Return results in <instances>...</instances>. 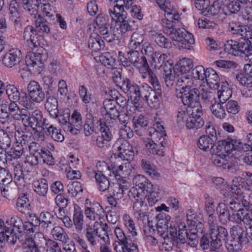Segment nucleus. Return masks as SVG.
Instances as JSON below:
<instances>
[{"instance_id": "nucleus-1", "label": "nucleus", "mask_w": 252, "mask_h": 252, "mask_svg": "<svg viewBox=\"0 0 252 252\" xmlns=\"http://www.w3.org/2000/svg\"><path fill=\"white\" fill-rule=\"evenodd\" d=\"M41 0H19L22 7L28 14L35 18V29L32 26H27L23 32L25 43L29 51H33L41 46V38L37 32L41 33H48L50 28L46 20L40 15H38L37 8L42 6Z\"/></svg>"}, {"instance_id": "nucleus-2", "label": "nucleus", "mask_w": 252, "mask_h": 252, "mask_svg": "<svg viewBox=\"0 0 252 252\" xmlns=\"http://www.w3.org/2000/svg\"><path fill=\"white\" fill-rule=\"evenodd\" d=\"M160 8L165 11L164 18L161 20V25L164 33L169 35L173 40L181 43L183 48L191 50V45L194 44L193 36L184 28H175L173 23L178 21L179 14L175 11L168 12L165 9L164 4L159 5Z\"/></svg>"}, {"instance_id": "nucleus-3", "label": "nucleus", "mask_w": 252, "mask_h": 252, "mask_svg": "<svg viewBox=\"0 0 252 252\" xmlns=\"http://www.w3.org/2000/svg\"><path fill=\"white\" fill-rule=\"evenodd\" d=\"M47 245V252H62L58 243L54 241L46 242L43 235L37 233L34 235V238H27L23 243V252H41V250Z\"/></svg>"}, {"instance_id": "nucleus-4", "label": "nucleus", "mask_w": 252, "mask_h": 252, "mask_svg": "<svg viewBox=\"0 0 252 252\" xmlns=\"http://www.w3.org/2000/svg\"><path fill=\"white\" fill-rule=\"evenodd\" d=\"M128 196L133 202V213L137 220L140 221H147L148 207L145 201V195L140 193L137 188H132L128 191Z\"/></svg>"}, {"instance_id": "nucleus-5", "label": "nucleus", "mask_w": 252, "mask_h": 252, "mask_svg": "<svg viewBox=\"0 0 252 252\" xmlns=\"http://www.w3.org/2000/svg\"><path fill=\"white\" fill-rule=\"evenodd\" d=\"M248 242L245 228L237 224L233 226L230 231V236L225 242V247L230 252H236L241 250L242 245Z\"/></svg>"}, {"instance_id": "nucleus-6", "label": "nucleus", "mask_w": 252, "mask_h": 252, "mask_svg": "<svg viewBox=\"0 0 252 252\" xmlns=\"http://www.w3.org/2000/svg\"><path fill=\"white\" fill-rule=\"evenodd\" d=\"M200 91L198 88H194L193 86L189 89L185 90V91L181 92V94H176L178 98L182 99L183 103L185 105L192 109L202 108L199 102V96Z\"/></svg>"}, {"instance_id": "nucleus-7", "label": "nucleus", "mask_w": 252, "mask_h": 252, "mask_svg": "<svg viewBox=\"0 0 252 252\" xmlns=\"http://www.w3.org/2000/svg\"><path fill=\"white\" fill-rule=\"evenodd\" d=\"M224 50L234 56H242L252 52V43L248 39H244L242 41L228 40L224 45Z\"/></svg>"}, {"instance_id": "nucleus-8", "label": "nucleus", "mask_w": 252, "mask_h": 252, "mask_svg": "<svg viewBox=\"0 0 252 252\" xmlns=\"http://www.w3.org/2000/svg\"><path fill=\"white\" fill-rule=\"evenodd\" d=\"M85 236L87 241L92 246L97 245L99 242V238L102 239L105 243H107L109 240L105 228L103 227L98 228L96 224L87 226Z\"/></svg>"}, {"instance_id": "nucleus-9", "label": "nucleus", "mask_w": 252, "mask_h": 252, "mask_svg": "<svg viewBox=\"0 0 252 252\" xmlns=\"http://www.w3.org/2000/svg\"><path fill=\"white\" fill-rule=\"evenodd\" d=\"M145 90L143 91V98L151 108L156 109L159 106L162 96L161 88L154 89L148 84H145Z\"/></svg>"}, {"instance_id": "nucleus-10", "label": "nucleus", "mask_w": 252, "mask_h": 252, "mask_svg": "<svg viewBox=\"0 0 252 252\" xmlns=\"http://www.w3.org/2000/svg\"><path fill=\"white\" fill-rule=\"evenodd\" d=\"M107 119L105 121L100 120L98 121L99 123L100 131L101 135L97 136L96 139V145L101 148L107 147L108 142L112 138V134L110 130V122Z\"/></svg>"}, {"instance_id": "nucleus-11", "label": "nucleus", "mask_w": 252, "mask_h": 252, "mask_svg": "<svg viewBox=\"0 0 252 252\" xmlns=\"http://www.w3.org/2000/svg\"><path fill=\"white\" fill-rule=\"evenodd\" d=\"M143 83L140 87L136 84L131 82L129 80L125 83L123 88V91L129 95L130 98L133 99L135 103L138 102L141 98H143V91L145 90V84Z\"/></svg>"}, {"instance_id": "nucleus-12", "label": "nucleus", "mask_w": 252, "mask_h": 252, "mask_svg": "<svg viewBox=\"0 0 252 252\" xmlns=\"http://www.w3.org/2000/svg\"><path fill=\"white\" fill-rule=\"evenodd\" d=\"M27 90L29 97L36 103L42 102L45 98V93L38 82L31 81L28 85Z\"/></svg>"}, {"instance_id": "nucleus-13", "label": "nucleus", "mask_w": 252, "mask_h": 252, "mask_svg": "<svg viewBox=\"0 0 252 252\" xmlns=\"http://www.w3.org/2000/svg\"><path fill=\"white\" fill-rule=\"evenodd\" d=\"M227 235V230L222 226L212 228L210 233L211 246L215 249H219L222 245V241H225Z\"/></svg>"}, {"instance_id": "nucleus-14", "label": "nucleus", "mask_w": 252, "mask_h": 252, "mask_svg": "<svg viewBox=\"0 0 252 252\" xmlns=\"http://www.w3.org/2000/svg\"><path fill=\"white\" fill-rule=\"evenodd\" d=\"M202 115V108L192 109L191 113L189 114L186 122L187 128L198 129L202 127L204 125V121L201 118Z\"/></svg>"}, {"instance_id": "nucleus-15", "label": "nucleus", "mask_w": 252, "mask_h": 252, "mask_svg": "<svg viewBox=\"0 0 252 252\" xmlns=\"http://www.w3.org/2000/svg\"><path fill=\"white\" fill-rule=\"evenodd\" d=\"M85 215L90 220L95 221L94 224H99L98 220L103 219L105 214L104 211L102 206L98 203H94L90 206H86Z\"/></svg>"}, {"instance_id": "nucleus-16", "label": "nucleus", "mask_w": 252, "mask_h": 252, "mask_svg": "<svg viewBox=\"0 0 252 252\" xmlns=\"http://www.w3.org/2000/svg\"><path fill=\"white\" fill-rule=\"evenodd\" d=\"M22 55L18 49H12L6 53L2 59V62L7 67H12L18 64L21 61Z\"/></svg>"}, {"instance_id": "nucleus-17", "label": "nucleus", "mask_w": 252, "mask_h": 252, "mask_svg": "<svg viewBox=\"0 0 252 252\" xmlns=\"http://www.w3.org/2000/svg\"><path fill=\"white\" fill-rule=\"evenodd\" d=\"M113 20L115 21L117 23L118 28L117 30H119L121 33H126L128 31L133 30L132 26L130 25L128 21L126 20V12L120 13L118 14H110Z\"/></svg>"}, {"instance_id": "nucleus-18", "label": "nucleus", "mask_w": 252, "mask_h": 252, "mask_svg": "<svg viewBox=\"0 0 252 252\" xmlns=\"http://www.w3.org/2000/svg\"><path fill=\"white\" fill-rule=\"evenodd\" d=\"M176 94H181L185 90L190 89L193 86V80L188 74L181 73L177 74Z\"/></svg>"}, {"instance_id": "nucleus-19", "label": "nucleus", "mask_w": 252, "mask_h": 252, "mask_svg": "<svg viewBox=\"0 0 252 252\" xmlns=\"http://www.w3.org/2000/svg\"><path fill=\"white\" fill-rule=\"evenodd\" d=\"M16 208L17 210L25 215H28L31 210V205L29 199V194L21 193L19 195L16 202Z\"/></svg>"}, {"instance_id": "nucleus-20", "label": "nucleus", "mask_w": 252, "mask_h": 252, "mask_svg": "<svg viewBox=\"0 0 252 252\" xmlns=\"http://www.w3.org/2000/svg\"><path fill=\"white\" fill-rule=\"evenodd\" d=\"M46 119L43 117L42 112L38 109L32 112L31 116L27 123L25 127H31L35 128L39 126H45Z\"/></svg>"}, {"instance_id": "nucleus-21", "label": "nucleus", "mask_w": 252, "mask_h": 252, "mask_svg": "<svg viewBox=\"0 0 252 252\" xmlns=\"http://www.w3.org/2000/svg\"><path fill=\"white\" fill-rule=\"evenodd\" d=\"M132 122L134 126L135 132L139 136L145 135L148 131L149 123L147 118L143 115H140L138 117H134Z\"/></svg>"}, {"instance_id": "nucleus-22", "label": "nucleus", "mask_w": 252, "mask_h": 252, "mask_svg": "<svg viewBox=\"0 0 252 252\" xmlns=\"http://www.w3.org/2000/svg\"><path fill=\"white\" fill-rule=\"evenodd\" d=\"M145 134L146 136H149L147 142L158 143L161 145H165V137L166 136V133L158 131L156 127H148V131Z\"/></svg>"}, {"instance_id": "nucleus-23", "label": "nucleus", "mask_w": 252, "mask_h": 252, "mask_svg": "<svg viewBox=\"0 0 252 252\" xmlns=\"http://www.w3.org/2000/svg\"><path fill=\"white\" fill-rule=\"evenodd\" d=\"M133 183L135 185L137 190H141L140 193L144 194L145 191L147 193L150 192L152 188V184L149 181L147 178L143 175H136L133 179Z\"/></svg>"}, {"instance_id": "nucleus-24", "label": "nucleus", "mask_w": 252, "mask_h": 252, "mask_svg": "<svg viewBox=\"0 0 252 252\" xmlns=\"http://www.w3.org/2000/svg\"><path fill=\"white\" fill-rule=\"evenodd\" d=\"M26 62L35 72H39L43 66L40 53L32 52L29 57H26Z\"/></svg>"}, {"instance_id": "nucleus-25", "label": "nucleus", "mask_w": 252, "mask_h": 252, "mask_svg": "<svg viewBox=\"0 0 252 252\" xmlns=\"http://www.w3.org/2000/svg\"><path fill=\"white\" fill-rule=\"evenodd\" d=\"M205 75V80L209 87L212 89H218L220 80L216 71L212 68H208Z\"/></svg>"}, {"instance_id": "nucleus-26", "label": "nucleus", "mask_w": 252, "mask_h": 252, "mask_svg": "<svg viewBox=\"0 0 252 252\" xmlns=\"http://www.w3.org/2000/svg\"><path fill=\"white\" fill-rule=\"evenodd\" d=\"M217 212L220 221L223 223L226 222L227 220L235 222L236 218L235 215H232L229 212L228 207L223 203H220L217 207Z\"/></svg>"}, {"instance_id": "nucleus-27", "label": "nucleus", "mask_w": 252, "mask_h": 252, "mask_svg": "<svg viewBox=\"0 0 252 252\" xmlns=\"http://www.w3.org/2000/svg\"><path fill=\"white\" fill-rule=\"evenodd\" d=\"M10 19L14 23V26L21 27L22 25L21 15L18 11V4L15 0H12L9 6Z\"/></svg>"}, {"instance_id": "nucleus-28", "label": "nucleus", "mask_w": 252, "mask_h": 252, "mask_svg": "<svg viewBox=\"0 0 252 252\" xmlns=\"http://www.w3.org/2000/svg\"><path fill=\"white\" fill-rule=\"evenodd\" d=\"M100 120L101 119H98L96 117H94L91 111L86 113L85 124L83 126L84 132L86 136H90L94 132V123L96 121L97 124L99 125L98 121Z\"/></svg>"}, {"instance_id": "nucleus-29", "label": "nucleus", "mask_w": 252, "mask_h": 252, "mask_svg": "<svg viewBox=\"0 0 252 252\" xmlns=\"http://www.w3.org/2000/svg\"><path fill=\"white\" fill-rule=\"evenodd\" d=\"M114 2L117 3L113 6V8L109 9V15L111 14H118L120 13H126L124 10V7L126 9H129L133 3V0H113Z\"/></svg>"}, {"instance_id": "nucleus-30", "label": "nucleus", "mask_w": 252, "mask_h": 252, "mask_svg": "<svg viewBox=\"0 0 252 252\" xmlns=\"http://www.w3.org/2000/svg\"><path fill=\"white\" fill-rule=\"evenodd\" d=\"M94 178L97 187L100 191H109L112 183H110L109 179L103 173H95Z\"/></svg>"}, {"instance_id": "nucleus-31", "label": "nucleus", "mask_w": 252, "mask_h": 252, "mask_svg": "<svg viewBox=\"0 0 252 252\" xmlns=\"http://www.w3.org/2000/svg\"><path fill=\"white\" fill-rule=\"evenodd\" d=\"M41 227L48 230L51 229L56 224V218L49 212H43L40 214Z\"/></svg>"}, {"instance_id": "nucleus-32", "label": "nucleus", "mask_w": 252, "mask_h": 252, "mask_svg": "<svg viewBox=\"0 0 252 252\" xmlns=\"http://www.w3.org/2000/svg\"><path fill=\"white\" fill-rule=\"evenodd\" d=\"M88 47L93 52H97L104 47L101 37L96 33H92L88 40Z\"/></svg>"}, {"instance_id": "nucleus-33", "label": "nucleus", "mask_w": 252, "mask_h": 252, "mask_svg": "<svg viewBox=\"0 0 252 252\" xmlns=\"http://www.w3.org/2000/svg\"><path fill=\"white\" fill-rule=\"evenodd\" d=\"M44 106L45 109L53 117L57 118L58 116V102L56 97L53 95L48 96Z\"/></svg>"}, {"instance_id": "nucleus-34", "label": "nucleus", "mask_w": 252, "mask_h": 252, "mask_svg": "<svg viewBox=\"0 0 252 252\" xmlns=\"http://www.w3.org/2000/svg\"><path fill=\"white\" fill-rule=\"evenodd\" d=\"M221 144L224 145V151L227 154H230L233 150H241L243 145L239 140L232 138L222 140Z\"/></svg>"}, {"instance_id": "nucleus-35", "label": "nucleus", "mask_w": 252, "mask_h": 252, "mask_svg": "<svg viewBox=\"0 0 252 252\" xmlns=\"http://www.w3.org/2000/svg\"><path fill=\"white\" fill-rule=\"evenodd\" d=\"M141 164L142 169L151 177L155 179H158L159 178L160 174L158 173V169L149 161L143 159L141 160Z\"/></svg>"}, {"instance_id": "nucleus-36", "label": "nucleus", "mask_w": 252, "mask_h": 252, "mask_svg": "<svg viewBox=\"0 0 252 252\" xmlns=\"http://www.w3.org/2000/svg\"><path fill=\"white\" fill-rule=\"evenodd\" d=\"M8 156L10 160L11 164L12 161L20 158L24 153V148L23 145L17 142L13 147L7 151Z\"/></svg>"}, {"instance_id": "nucleus-37", "label": "nucleus", "mask_w": 252, "mask_h": 252, "mask_svg": "<svg viewBox=\"0 0 252 252\" xmlns=\"http://www.w3.org/2000/svg\"><path fill=\"white\" fill-rule=\"evenodd\" d=\"M84 216L81 209L78 207H74L73 224L78 232H81L83 229L84 223Z\"/></svg>"}, {"instance_id": "nucleus-38", "label": "nucleus", "mask_w": 252, "mask_h": 252, "mask_svg": "<svg viewBox=\"0 0 252 252\" xmlns=\"http://www.w3.org/2000/svg\"><path fill=\"white\" fill-rule=\"evenodd\" d=\"M221 104L215 99L211 100L210 109L213 114L220 119H224L226 116L225 110Z\"/></svg>"}, {"instance_id": "nucleus-39", "label": "nucleus", "mask_w": 252, "mask_h": 252, "mask_svg": "<svg viewBox=\"0 0 252 252\" xmlns=\"http://www.w3.org/2000/svg\"><path fill=\"white\" fill-rule=\"evenodd\" d=\"M216 141L208 136L202 135L199 138L197 145L201 150L208 151L213 148Z\"/></svg>"}, {"instance_id": "nucleus-40", "label": "nucleus", "mask_w": 252, "mask_h": 252, "mask_svg": "<svg viewBox=\"0 0 252 252\" xmlns=\"http://www.w3.org/2000/svg\"><path fill=\"white\" fill-rule=\"evenodd\" d=\"M128 188L126 186L122 185L119 183L114 184L112 183V185L109 190L110 192H112V195L115 196L117 199H121L123 197L124 194L127 191L128 192Z\"/></svg>"}, {"instance_id": "nucleus-41", "label": "nucleus", "mask_w": 252, "mask_h": 252, "mask_svg": "<svg viewBox=\"0 0 252 252\" xmlns=\"http://www.w3.org/2000/svg\"><path fill=\"white\" fill-rule=\"evenodd\" d=\"M173 72H175L171 64H169V66L164 65L163 75L165 83L168 87L172 86L174 84L176 77L173 74Z\"/></svg>"}, {"instance_id": "nucleus-42", "label": "nucleus", "mask_w": 252, "mask_h": 252, "mask_svg": "<svg viewBox=\"0 0 252 252\" xmlns=\"http://www.w3.org/2000/svg\"><path fill=\"white\" fill-rule=\"evenodd\" d=\"M167 57L168 56L166 54L155 52V54L152 58L153 62L155 63V67L158 69L162 67L164 70V65H169L170 64L169 63L165 62Z\"/></svg>"}, {"instance_id": "nucleus-43", "label": "nucleus", "mask_w": 252, "mask_h": 252, "mask_svg": "<svg viewBox=\"0 0 252 252\" xmlns=\"http://www.w3.org/2000/svg\"><path fill=\"white\" fill-rule=\"evenodd\" d=\"M235 222L240 223L243 221L249 226H252V212L244 209L242 212L236 215Z\"/></svg>"}, {"instance_id": "nucleus-44", "label": "nucleus", "mask_w": 252, "mask_h": 252, "mask_svg": "<svg viewBox=\"0 0 252 252\" xmlns=\"http://www.w3.org/2000/svg\"><path fill=\"white\" fill-rule=\"evenodd\" d=\"M14 180L15 182H20L24 180H30L32 175L29 171L23 172L20 164H17L14 168Z\"/></svg>"}, {"instance_id": "nucleus-45", "label": "nucleus", "mask_w": 252, "mask_h": 252, "mask_svg": "<svg viewBox=\"0 0 252 252\" xmlns=\"http://www.w3.org/2000/svg\"><path fill=\"white\" fill-rule=\"evenodd\" d=\"M34 190L39 195L45 196L48 192V187L46 180L41 179L38 181L34 182Z\"/></svg>"}, {"instance_id": "nucleus-46", "label": "nucleus", "mask_w": 252, "mask_h": 252, "mask_svg": "<svg viewBox=\"0 0 252 252\" xmlns=\"http://www.w3.org/2000/svg\"><path fill=\"white\" fill-rule=\"evenodd\" d=\"M231 90L228 87L227 82H223L220 89L218 91V97L220 102L223 104L231 96Z\"/></svg>"}, {"instance_id": "nucleus-47", "label": "nucleus", "mask_w": 252, "mask_h": 252, "mask_svg": "<svg viewBox=\"0 0 252 252\" xmlns=\"http://www.w3.org/2000/svg\"><path fill=\"white\" fill-rule=\"evenodd\" d=\"M70 120L76 121V123L75 127H72L71 126L70 133L72 134H77L80 129H82V118L81 114L76 110L74 111Z\"/></svg>"}, {"instance_id": "nucleus-48", "label": "nucleus", "mask_w": 252, "mask_h": 252, "mask_svg": "<svg viewBox=\"0 0 252 252\" xmlns=\"http://www.w3.org/2000/svg\"><path fill=\"white\" fill-rule=\"evenodd\" d=\"M145 146L151 154L158 156H164L163 149L165 145H161L158 143L147 142Z\"/></svg>"}, {"instance_id": "nucleus-49", "label": "nucleus", "mask_w": 252, "mask_h": 252, "mask_svg": "<svg viewBox=\"0 0 252 252\" xmlns=\"http://www.w3.org/2000/svg\"><path fill=\"white\" fill-rule=\"evenodd\" d=\"M144 34L138 32H134L131 36L129 46L131 49H136L144 43Z\"/></svg>"}, {"instance_id": "nucleus-50", "label": "nucleus", "mask_w": 252, "mask_h": 252, "mask_svg": "<svg viewBox=\"0 0 252 252\" xmlns=\"http://www.w3.org/2000/svg\"><path fill=\"white\" fill-rule=\"evenodd\" d=\"M152 38L161 47L170 48L172 46L171 41L165 37L161 33H154L152 34Z\"/></svg>"}, {"instance_id": "nucleus-51", "label": "nucleus", "mask_w": 252, "mask_h": 252, "mask_svg": "<svg viewBox=\"0 0 252 252\" xmlns=\"http://www.w3.org/2000/svg\"><path fill=\"white\" fill-rule=\"evenodd\" d=\"M109 27H105L97 29L96 30L103 36V39L108 42H111L116 39H118L119 36L114 32H112L109 30Z\"/></svg>"}, {"instance_id": "nucleus-52", "label": "nucleus", "mask_w": 252, "mask_h": 252, "mask_svg": "<svg viewBox=\"0 0 252 252\" xmlns=\"http://www.w3.org/2000/svg\"><path fill=\"white\" fill-rule=\"evenodd\" d=\"M52 229V236L55 240L65 242L68 239V235L62 227L59 226H54Z\"/></svg>"}, {"instance_id": "nucleus-53", "label": "nucleus", "mask_w": 252, "mask_h": 252, "mask_svg": "<svg viewBox=\"0 0 252 252\" xmlns=\"http://www.w3.org/2000/svg\"><path fill=\"white\" fill-rule=\"evenodd\" d=\"M47 135L50 136L53 139L57 142H62L64 139V136L61 130L53 125H50L47 128Z\"/></svg>"}, {"instance_id": "nucleus-54", "label": "nucleus", "mask_w": 252, "mask_h": 252, "mask_svg": "<svg viewBox=\"0 0 252 252\" xmlns=\"http://www.w3.org/2000/svg\"><path fill=\"white\" fill-rule=\"evenodd\" d=\"M29 148L30 153L37 158L38 160L42 158V155L44 154L45 150H46L45 148H43L35 142H32L29 146Z\"/></svg>"}, {"instance_id": "nucleus-55", "label": "nucleus", "mask_w": 252, "mask_h": 252, "mask_svg": "<svg viewBox=\"0 0 252 252\" xmlns=\"http://www.w3.org/2000/svg\"><path fill=\"white\" fill-rule=\"evenodd\" d=\"M6 93L10 101H18L21 95L18 89L12 85H7Z\"/></svg>"}, {"instance_id": "nucleus-56", "label": "nucleus", "mask_w": 252, "mask_h": 252, "mask_svg": "<svg viewBox=\"0 0 252 252\" xmlns=\"http://www.w3.org/2000/svg\"><path fill=\"white\" fill-rule=\"evenodd\" d=\"M6 224L12 227H16L18 229V232L21 233L22 232V226L23 222L22 220L18 216H13L10 220H7Z\"/></svg>"}, {"instance_id": "nucleus-57", "label": "nucleus", "mask_w": 252, "mask_h": 252, "mask_svg": "<svg viewBox=\"0 0 252 252\" xmlns=\"http://www.w3.org/2000/svg\"><path fill=\"white\" fill-rule=\"evenodd\" d=\"M179 66L181 74H187L193 67V63L190 59L183 58L179 62Z\"/></svg>"}, {"instance_id": "nucleus-58", "label": "nucleus", "mask_w": 252, "mask_h": 252, "mask_svg": "<svg viewBox=\"0 0 252 252\" xmlns=\"http://www.w3.org/2000/svg\"><path fill=\"white\" fill-rule=\"evenodd\" d=\"M224 201L226 202V206L232 212L231 213L232 215L236 216L238 213L242 212V211L244 210V209L242 208L241 203L238 200H231L230 201L224 200Z\"/></svg>"}, {"instance_id": "nucleus-59", "label": "nucleus", "mask_w": 252, "mask_h": 252, "mask_svg": "<svg viewBox=\"0 0 252 252\" xmlns=\"http://www.w3.org/2000/svg\"><path fill=\"white\" fill-rule=\"evenodd\" d=\"M11 145L8 134L0 127V148L6 150Z\"/></svg>"}, {"instance_id": "nucleus-60", "label": "nucleus", "mask_w": 252, "mask_h": 252, "mask_svg": "<svg viewBox=\"0 0 252 252\" xmlns=\"http://www.w3.org/2000/svg\"><path fill=\"white\" fill-rule=\"evenodd\" d=\"M12 176L7 169L0 167V182L1 185H7L12 181Z\"/></svg>"}, {"instance_id": "nucleus-61", "label": "nucleus", "mask_w": 252, "mask_h": 252, "mask_svg": "<svg viewBox=\"0 0 252 252\" xmlns=\"http://www.w3.org/2000/svg\"><path fill=\"white\" fill-rule=\"evenodd\" d=\"M57 117L59 118V123L62 125L63 129L67 132H70L71 125L70 124V118L69 114L58 115Z\"/></svg>"}, {"instance_id": "nucleus-62", "label": "nucleus", "mask_w": 252, "mask_h": 252, "mask_svg": "<svg viewBox=\"0 0 252 252\" xmlns=\"http://www.w3.org/2000/svg\"><path fill=\"white\" fill-rule=\"evenodd\" d=\"M236 78L241 85L247 88L252 87V78H251L249 74H239Z\"/></svg>"}, {"instance_id": "nucleus-63", "label": "nucleus", "mask_w": 252, "mask_h": 252, "mask_svg": "<svg viewBox=\"0 0 252 252\" xmlns=\"http://www.w3.org/2000/svg\"><path fill=\"white\" fill-rule=\"evenodd\" d=\"M82 191L83 189L79 182H74L67 186V192L72 197L76 196L78 193Z\"/></svg>"}, {"instance_id": "nucleus-64", "label": "nucleus", "mask_w": 252, "mask_h": 252, "mask_svg": "<svg viewBox=\"0 0 252 252\" xmlns=\"http://www.w3.org/2000/svg\"><path fill=\"white\" fill-rule=\"evenodd\" d=\"M206 72V69H205L202 66L199 65L192 70V77L196 79L204 81Z\"/></svg>"}]
</instances>
